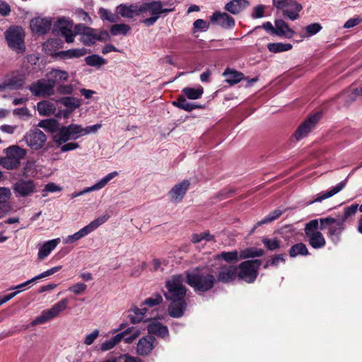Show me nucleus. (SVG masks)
Listing matches in <instances>:
<instances>
[{
  "instance_id": "nucleus-24",
  "label": "nucleus",
  "mask_w": 362,
  "mask_h": 362,
  "mask_svg": "<svg viewBox=\"0 0 362 362\" xmlns=\"http://www.w3.org/2000/svg\"><path fill=\"white\" fill-rule=\"evenodd\" d=\"M117 13L124 18H132L140 16V5L120 4L117 7Z\"/></svg>"
},
{
  "instance_id": "nucleus-21",
  "label": "nucleus",
  "mask_w": 362,
  "mask_h": 362,
  "mask_svg": "<svg viewBox=\"0 0 362 362\" xmlns=\"http://www.w3.org/2000/svg\"><path fill=\"white\" fill-rule=\"evenodd\" d=\"M212 23L217 24L222 28L228 29L235 25V20L226 13L216 11L211 16Z\"/></svg>"
},
{
  "instance_id": "nucleus-47",
  "label": "nucleus",
  "mask_w": 362,
  "mask_h": 362,
  "mask_svg": "<svg viewBox=\"0 0 362 362\" xmlns=\"http://www.w3.org/2000/svg\"><path fill=\"white\" fill-rule=\"evenodd\" d=\"M130 29V26L124 23L115 24L110 28V33L115 36L118 35H125Z\"/></svg>"
},
{
  "instance_id": "nucleus-43",
  "label": "nucleus",
  "mask_w": 362,
  "mask_h": 362,
  "mask_svg": "<svg viewBox=\"0 0 362 362\" xmlns=\"http://www.w3.org/2000/svg\"><path fill=\"white\" fill-rule=\"evenodd\" d=\"M362 97V86L360 88L349 89L341 94L340 98H349L346 101V104H349L356 99L357 97Z\"/></svg>"
},
{
  "instance_id": "nucleus-28",
  "label": "nucleus",
  "mask_w": 362,
  "mask_h": 362,
  "mask_svg": "<svg viewBox=\"0 0 362 362\" xmlns=\"http://www.w3.org/2000/svg\"><path fill=\"white\" fill-rule=\"evenodd\" d=\"M148 332L150 334H153L163 338L168 334V327L157 321H153L148 324Z\"/></svg>"
},
{
  "instance_id": "nucleus-45",
  "label": "nucleus",
  "mask_w": 362,
  "mask_h": 362,
  "mask_svg": "<svg viewBox=\"0 0 362 362\" xmlns=\"http://www.w3.org/2000/svg\"><path fill=\"white\" fill-rule=\"evenodd\" d=\"M98 14L103 21H107L110 23H116L119 19L117 14L113 13L104 8H100L99 9Z\"/></svg>"
},
{
  "instance_id": "nucleus-18",
  "label": "nucleus",
  "mask_w": 362,
  "mask_h": 362,
  "mask_svg": "<svg viewBox=\"0 0 362 362\" xmlns=\"http://www.w3.org/2000/svg\"><path fill=\"white\" fill-rule=\"evenodd\" d=\"M156 339L151 335L141 338L136 347V352L140 356H147L155 347Z\"/></svg>"
},
{
  "instance_id": "nucleus-13",
  "label": "nucleus",
  "mask_w": 362,
  "mask_h": 362,
  "mask_svg": "<svg viewBox=\"0 0 362 362\" xmlns=\"http://www.w3.org/2000/svg\"><path fill=\"white\" fill-rule=\"evenodd\" d=\"M24 139L28 146L33 150L42 148L47 141V136L39 129H35L28 132Z\"/></svg>"
},
{
  "instance_id": "nucleus-20",
  "label": "nucleus",
  "mask_w": 362,
  "mask_h": 362,
  "mask_svg": "<svg viewBox=\"0 0 362 362\" xmlns=\"http://www.w3.org/2000/svg\"><path fill=\"white\" fill-rule=\"evenodd\" d=\"M189 185L190 182L187 180H183L182 182L175 185L169 192L170 200L173 202H179L182 201L189 187Z\"/></svg>"
},
{
  "instance_id": "nucleus-49",
  "label": "nucleus",
  "mask_w": 362,
  "mask_h": 362,
  "mask_svg": "<svg viewBox=\"0 0 362 362\" xmlns=\"http://www.w3.org/2000/svg\"><path fill=\"white\" fill-rule=\"evenodd\" d=\"M85 61L88 65L91 66H100L105 64L107 62L106 59L97 54H93L86 57Z\"/></svg>"
},
{
  "instance_id": "nucleus-27",
  "label": "nucleus",
  "mask_w": 362,
  "mask_h": 362,
  "mask_svg": "<svg viewBox=\"0 0 362 362\" xmlns=\"http://www.w3.org/2000/svg\"><path fill=\"white\" fill-rule=\"evenodd\" d=\"M59 242L60 239L56 238L51 240H48L46 243H45L44 245L39 250L38 258L40 259H44L57 246Z\"/></svg>"
},
{
  "instance_id": "nucleus-3",
  "label": "nucleus",
  "mask_w": 362,
  "mask_h": 362,
  "mask_svg": "<svg viewBox=\"0 0 362 362\" xmlns=\"http://www.w3.org/2000/svg\"><path fill=\"white\" fill-rule=\"evenodd\" d=\"M320 229L327 230L328 238L334 243L337 244L340 241V237L345 229L343 221L339 218H335L332 216L320 218Z\"/></svg>"
},
{
  "instance_id": "nucleus-29",
  "label": "nucleus",
  "mask_w": 362,
  "mask_h": 362,
  "mask_svg": "<svg viewBox=\"0 0 362 362\" xmlns=\"http://www.w3.org/2000/svg\"><path fill=\"white\" fill-rule=\"evenodd\" d=\"M129 332L130 329H127L124 332L116 334L110 339L105 341L101 344L100 349L103 351L112 349L115 346H116V344L120 342L122 340V338L124 337Z\"/></svg>"
},
{
  "instance_id": "nucleus-41",
  "label": "nucleus",
  "mask_w": 362,
  "mask_h": 362,
  "mask_svg": "<svg viewBox=\"0 0 362 362\" xmlns=\"http://www.w3.org/2000/svg\"><path fill=\"white\" fill-rule=\"evenodd\" d=\"M291 10L284 9L283 10L284 16L288 17L291 21H295L298 18L299 14L298 13L302 9V6L298 3L293 4V6L289 7Z\"/></svg>"
},
{
  "instance_id": "nucleus-64",
  "label": "nucleus",
  "mask_w": 362,
  "mask_h": 362,
  "mask_svg": "<svg viewBox=\"0 0 362 362\" xmlns=\"http://www.w3.org/2000/svg\"><path fill=\"white\" fill-rule=\"evenodd\" d=\"M87 288V286L83 283H77L69 288V291L75 294H80L83 292Z\"/></svg>"
},
{
  "instance_id": "nucleus-38",
  "label": "nucleus",
  "mask_w": 362,
  "mask_h": 362,
  "mask_svg": "<svg viewBox=\"0 0 362 362\" xmlns=\"http://www.w3.org/2000/svg\"><path fill=\"white\" fill-rule=\"evenodd\" d=\"M86 54L85 48L81 49H72L66 51H62L59 53V56L64 59L78 58L84 56Z\"/></svg>"
},
{
  "instance_id": "nucleus-9",
  "label": "nucleus",
  "mask_w": 362,
  "mask_h": 362,
  "mask_svg": "<svg viewBox=\"0 0 362 362\" xmlns=\"http://www.w3.org/2000/svg\"><path fill=\"white\" fill-rule=\"evenodd\" d=\"M216 269V282L228 284L233 281L238 276V267L233 264L220 263Z\"/></svg>"
},
{
  "instance_id": "nucleus-34",
  "label": "nucleus",
  "mask_w": 362,
  "mask_h": 362,
  "mask_svg": "<svg viewBox=\"0 0 362 362\" xmlns=\"http://www.w3.org/2000/svg\"><path fill=\"white\" fill-rule=\"evenodd\" d=\"M215 259L217 261L223 259L228 263V264H231V263H235L239 261L238 252L236 250L222 252L215 256Z\"/></svg>"
},
{
  "instance_id": "nucleus-16",
  "label": "nucleus",
  "mask_w": 362,
  "mask_h": 362,
  "mask_svg": "<svg viewBox=\"0 0 362 362\" xmlns=\"http://www.w3.org/2000/svg\"><path fill=\"white\" fill-rule=\"evenodd\" d=\"M75 31L81 35V40L86 45H92L97 41L96 30L91 28L78 25L75 27Z\"/></svg>"
},
{
  "instance_id": "nucleus-61",
  "label": "nucleus",
  "mask_w": 362,
  "mask_h": 362,
  "mask_svg": "<svg viewBox=\"0 0 362 362\" xmlns=\"http://www.w3.org/2000/svg\"><path fill=\"white\" fill-rule=\"evenodd\" d=\"M194 29L196 30L206 31L209 29V24L203 19H197L193 23Z\"/></svg>"
},
{
  "instance_id": "nucleus-50",
  "label": "nucleus",
  "mask_w": 362,
  "mask_h": 362,
  "mask_svg": "<svg viewBox=\"0 0 362 362\" xmlns=\"http://www.w3.org/2000/svg\"><path fill=\"white\" fill-rule=\"evenodd\" d=\"M282 213L283 212H282L281 210L276 209V210L273 211L272 212H271L270 214H269L263 219H262L261 221H258L257 223V226H261L262 224H267V223H269L270 222H272L273 221H274L276 218H278L282 214Z\"/></svg>"
},
{
  "instance_id": "nucleus-44",
  "label": "nucleus",
  "mask_w": 362,
  "mask_h": 362,
  "mask_svg": "<svg viewBox=\"0 0 362 362\" xmlns=\"http://www.w3.org/2000/svg\"><path fill=\"white\" fill-rule=\"evenodd\" d=\"M264 255V250L262 249L257 248H246L241 250L240 253V259H247L250 257H262Z\"/></svg>"
},
{
  "instance_id": "nucleus-35",
  "label": "nucleus",
  "mask_w": 362,
  "mask_h": 362,
  "mask_svg": "<svg viewBox=\"0 0 362 362\" xmlns=\"http://www.w3.org/2000/svg\"><path fill=\"white\" fill-rule=\"evenodd\" d=\"M183 95L190 100H196L200 98L203 93L204 89L202 86H199L197 88L186 87L182 90Z\"/></svg>"
},
{
  "instance_id": "nucleus-4",
  "label": "nucleus",
  "mask_w": 362,
  "mask_h": 362,
  "mask_svg": "<svg viewBox=\"0 0 362 362\" xmlns=\"http://www.w3.org/2000/svg\"><path fill=\"white\" fill-rule=\"evenodd\" d=\"M5 38L8 46L17 53H23L25 50V33L20 26H11L5 32Z\"/></svg>"
},
{
  "instance_id": "nucleus-60",
  "label": "nucleus",
  "mask_w": 362,
  "mask_h": 362,
  "mask_svg": "<svg viewBox=\"0 0 362 362\" xmlns=\"http://www.w3.org/2000/svg\"><path fill=\"white\" fill-rule=\"evenodd\" d=\"M11 196V192L8 187H0V204L4 202H8V200Z\"/></svg>"
},
{
  "instance_id": "nucleus-55",
  "label": "nucleus",
  "mask_w": 362,
  "mask_h": 362,
  "mask_svg": "<svg viewBox=\"0 0 362 362\" xmlns=\"http://www.w3.org/2000/svg\"><path fill=\"white\" fill-rule=\"evenodd\" d=\"M322 28L321 25L318 23H314L307 25L305 28V30L306 33L305 37H310L317 34L322 30Z\"/></svg>"
},
{
  "instance_id": "nucleus-56",
  "label": "nucleus",
  "mask_w": 362,
  "mask_h": 362,
  "mask_svg": "<svg viewBox=\"0 0 362 362\" xmlns=\"http://www.w3.org/2000/svg\"><path fill=\"white\" fill-rule=\"evenodd\" d=\"M273 5L278 9H285L286 7H291L293 4L297 3L293 0H272Z\"/></svg>"
},
{
  "instance_id": "nucleus-58",
  "label": "nucleus",
  "mask_w": 362,
  "mask_h": 362,
  "mask_svg": "<svg viewBox=\"0 0 362 362\" xmlns=\"http://www.w3.org/2000/svg\"><path fill=\"white\" fill-rule=\"evenodd\" d=\"M130 332L127 334V335L122 338L124 342L127 344H130L133 342L140 334V331L139 329L134 330L133 328H129Z\"/></svg>"
},
{
  "instance_id": "nucleus-63",
  "label": "nucleus",
  "mask_w": 362,
  "mask_h": 362,
  "mask_svg": "<svg viewBox=\"0 0 362 362\" xmlns=\"http://www.w3.org/2000/svg\"><path fill=\"white\" fill-rule=\"evenodd\" d=\"M59 146H60L61 152H66V151H73V150L78 148L79 147V145L78 143H75V142H70V143L66 142V143L60 145Z\"/></svg>"
},
{
  "instance_id": "nucleus-23",
  "label": "nucleus",
  "mask_w": 362,
  "mask_h": 362,
  "mask_svg": "<svg viewBox=\"0 0 362 362\" xmlns=\"http://www.w3.org/2000/svg\"><path fill=\"white\" fill-rule=\"evenodd\" d=\"M346 185V179L338 183L336 186L332 187L327 192H322L318 194L316 198L308 202V204H312L315 202H321L322 200L332 197L340 191H341Z\"/></svg>"
},
{
  "instance_id": "nucleus-31",
  "label": "nucleus",
  "mask_w": 362,
  "mask_h": 362,
  "mask_svg": "<svg viewBox=\"0 0 362 362\" xmlns=\"http://www.w3.org/2000/svg\"><path fill=\"white\" fill-rule=\"evenodd\" d=\"M37 110L40 115L49 116L55 112L56 106L50 101L43 100L37 103Z\"/></svg>"
},
{
  "instance_id": "nucleus-25",
  "label": "nucleus",
  "mask_w": 362,
  "mask_h": 362,
  "mask_svg": "<svg viewBox=\"0 0 362 362\" xmlns=\"http://www.w3.org/2000/svg\"><path fill=\"white\" fill-rule=\"evenodd\" d=\"M172 104L173 106L187 112H191L195 109L203 108V106L201 105L187 102L185 96L183 95H179L176 100L172 102Z\"/></svg>"
},
{
  "instance_id": "nucleus-30",
  "label": "nucleus",
  "mask_w": 362,
  "mask_h": 362,
  "mask_svg": "<svg viewBox=\"0 0 362 362\" xmlns=\"http://www.w3.org/2000/svg\"><path fill=\"white\" fill-rule=\"evenodd\" d=\"M306 237L308 238L309 245L315 249H320L325 245L326 241L321 232L306 235Z\"/></svg>"
},
{
  "instance_id": "nucleus-62",
  "label": "nucleus",
  "mask_w": 362,
  "mask_h": 362,
  "mask_svg": "<svg viewBox=\"0 0 362 362\" xmlns=\"http://www.w3.org/2000/svg\"><path fill=\"white\" fill-rule=\"evenodd\" d=\"M264 6L262 4L255 6L251 15L252 18L254 19L262 18L264 15Z\"/></svg>"
},
{
  "instance_id": "nucleus-54",
  "label": "nucleus",
  "mask_w": 362,
  "mask_h": 362,
  "mask_svg": "<svg viewBox=\"0 0 362 362\" xmlns=\"http://www.w3.org/2000/svg\"><path fill=\"white\" fill-rule=\"evenodd\" d=\"M38 126L44 129H47L54 133L56 132L58 128L57 123L54 120L50 119L41 120L39 122Z\"/></svg>"
},
{
  "instance_id": "nucleus-48",
  "label": "nucleus",
  "mask_w": 362,
  "mask_h": 362,
  "mask_svg": "<svg viewBox=\"0 0 362 362\" xmlns=\"http://www.w3.org/2000/svg\"><path fill=\"white\" fill-rule=\"evenodd\" d=\"M360 206L358 204H352L344 209V215L339 218L345 223L348 219L353 217L359 210Z\"/></svg>"
},
{
  "instance_id": "nucleus-57",
  "label": "nucleus",
  "mask_w": 362,
  "mask_h": 362,
  "mask_svg": "<svg viewBox=\"0 0 362 362\" xmlns=\"http://www.w3.org/2000/svg\"><path fill=\"white\" fill-rule=\"evenodd\" d=\"M13 114L22 119L29 118L31 117L30 112L26 107L14 109L13 110Z\"/></svg>"
},
{
  "instance_id": "nucleus-22",
  "label": "nucleus",
  "mask_w": 362,
  "mask_h": 362,
  "mask_svg": "<svg viewBox=\"0 0 362 362\" xmlns=\"http://www.w3.org/2000/svg\"><path fill=\"white\" fill-rule=\"evenodd\" d=\"M46 76L54 89L57 84L67 81L69 77L67 71L57 69H52Z\"/></svg>"
},
{
  "instance_id": "nucleus-17",
  "label": "nucleus",
  "mask_w": 362,
  "mask_h": 362,
  "mask_svg": "<svg viewBox=\"0 0 362 362\" xmlns=\"http://www.w3.org/2000/svg\"><path fill=\"white\" fill-rule=\"evenodd\" d=\"M54 29L58 35L65 37L66 42L70 43L74 41L75 34L73 33L72 23L70 22L59 19Z\"/></svg>"
},
{
  "instance_id": "nucleus-51",
  "label": "nucleus",
  "mask_w": 362,
  "mask_h": 362,
  "mask_svg": "<svg viewBox=\"0 0 362 362\" xmlns=\"http://www.w3.org/2000/svg\"><path fill=\"white\" fill-rule=\"evenodd\" d=\"M262 243L264 245L271 251L276 250L279 249L281 246L280 241L277 240L276 238H262Z\"/></svg>"
},
{
  "instance_id": "nucleus-11",
  "label": "nucleus",
  "mask_w": 362,
  "mask_h": 362,
  "mask_svg": "<svg viewBox=\"0 0 362 362\" xmlns=\"http://www.w3.org/2000/svg\"><path fill=\"white\" fill-rule=\"evenodd\" d=\"M28 90L35 97H49L54 94V89L48 79L41 78L32 83L28 86Z\"/></svg>"
},
{
  "instance_id": "nucleus-52",
  "label": "nucleus",
  "mask_w": 362,
  "mask_h": 362,
  "mask_svg": "<svg viewBox=\"0 0 362 362\" xmlns=\"http://www.w3.org/2000/svg\"><path fill=\"white\" fill-rule=\"evenodd\" d=\"M320 219H313L306 223L305 227V234L310 235L311 233H314L318 232L317 230L320 229Z\"/></svg>"
},
{
  "instance_id": "nucleus-33",
  "label": "nucleus",
  "mask_w": 362,
  "mask_h": 362,
  "mask_svg": "<svg viewBox=\"0 0 362 362\" xmlns=\"http://www.w3.org/2000/svg\"><path fill=\"white\" fill-rule=\"evenodd\" d=\"M275 35H285L288 37H291L293 32L288 27V24L286 23L283 20L275 21Z\"/></svg>"
},
{
  "instance_id": "nucleus-7",
  "label": "nucleus",
  "mask_w": 362,
  "mask_h": 362,
  "mask_svg": "<svg viewBox=\"0 0 362 362\" xmlns=\"http://www.w3.org/2000/svg\"><path fill=\"white\" fill-rule=\"evenodd\" d=\"M68 298H63L55 303L51 308L45 310L41 315L37 317L32 322L33 325L44 324L45 322L57 317L62 312L67 308Z\"/></svg>"
},
{
  "instance_id": "nucleus-32",
  "label": "nucleus",
  "mask_w": 362,
  "mask_h": 362,
  "mask_svg": "<svg viewBox=\"0 0 362 362\" xmlns=\"http://www.w3.org/2000/svg\"><path fill=\"white\" fill-rule=\"evenodd\" d=\"M223 76L226 77V81L232 86L240 82L244 76L243 73L229 68L224 71Z\"/></svg>"
},
{
  "instance_id": "nucleus-12",
  "label": "nucleus",
  "mask_w": 362,
  "mask_h": 362,
  "mask_svg": "<svg viewBox=\"0 0 362 362\" xmlns=\"http://www.w3.org/2000/svg\"><path fill=\"white\" fill-rule=\"evenodd\" d=\"M25 83V75L18 71L13 72L7 75L1 83H0V90L6 88L10 90H18L21 88Z\"/></svg>"
},
{
  "instance_id": "nucleus-42",
  "label": "nucleus",
  "mask_w": 362,
  "mask_h": 362,
  "mask_svg": "<svg viewBox=\"0 0 362 362\" xmlns=\"http://www.w3.org/2000/svg\"><path fill=\"white\" fill-rule=\"evenodd\" d=\"M292 48V45L289 43L275 42L269 43L267 49L269 52L273 53H279L282 52L288 51Z\"/></svg>"
},
{
  "instance_id": "nucleus-53",
  "label": "nucleus",
  "mask_w": 362,
  "mask_h": 362,
  "mask_svg": "<svg viewBox=\"0 0 362 362\" xmlns=\"http://www.w3.org/2000/svg\"><path fill=\"white\" fill-rule=\"evenodd\" d=\"M163 301V297L159 293H154L151 297L146 298L143 303L144 305L153 307L159 305Z\"/></svg>"
},
{
  "instance_id": "nucleus-46",
  "label": "nucleus",
  "mask_w": 362,
  "mask_h": 362,
  "mask_svg": "<svg viewBox=\"0 0 362 362\" xmlns=\"http://www.w3.org/2000/svg\"><path fill=\"white\" fill-rule=\"evenodd\" d=\"M87 235H88V233L86 230V229L85 228V227H83L81 229H80L78 232L74 233L73 235L66 236L64 239L63 242L65 244L73 243L81 239L82 238L86 236Z\"/></svg>"
},
{
  "instance_id": "nucleus-15",
  "label": "nucleus",
  "mask_w": 362,
  "mask_h": 362,
  "mask_svg": "<svg viewBox=\"0 0 362 362\" xmlns=\"http://www.w3.org/2000/svg\"><path fill=\"white\" fill-rule=\"evenodd\" d=\"M117 175H118V173L117 171L112 172V173L107 174V175H105L104 177H103L101 180H100L98 182H97L93 186L89 187H86V188H85L84 189H83V190H81L80 192H74V193L71 194L70 197H71V199H74V198H76L77 197L83 195L84 194L101 189L106 185H107V183L111 180H112L113 178H115Z\"/></svg>"
},
{
  "instance_id": "nucleus-10",
  "label": "nucleus",
  "mask_w": 362,
  "mask_h": 362,
  "mask_svg": "<svg viewBox=\"0 0 362 362\" xmlns=\"http://www.w3.org/2000/svg\"><path fill=\"white\" fill-rule=\"evenodd\" d=\"M12 189L17 197H26L37 192V185L32 179L21 178L13 185Z\"/></svg>"
},
{
  "instance_id": "nucleus-59",
  "label": "nucleus",
  "mask_w": 362,
  "mask_h": 362,
  "mask_svg": "<svg viewBox=\"0 0 362 362\" xmlns=\"http://www.w3.org/2000/svg\"><path fill=\"white\" fill-rule=\"evenodd\" d=\"M101 128L100 124H96L91 126H88L85 128L81 126V132L82 136L88 135L91 133H95Z\"/></svg>"
},
{
  "instance_id": "nucleus-39",
  "label": "nucleus",
  "mask_w": 362,
  "mask_h": 362,
  "mask_svg": "<svg viewBox=\"0 0 362 362\" xmlns=\"http://www.w3.org/2000/svg\"><path fill=\"white\" fill-rule=\"evenodd\" d=\"M308 254L306 245L302 243L293 245L289 250V255L291 257H296L298 255H308Z\"/></svg>"
},
{
  "instance_id": "nucleus-19",
  "label": "nucleus",
  "mask_w": 362,
  "mask_h": 362,
  "mask_svg": "<svg viewBox=\"0 0 362 362\" xmlns=\"http://www.w3.org/2000/svg\"><path fill=\"white\" fill-rule=\"evenodd\" d=\"M52 21L47 18H35L31 20L30 27L32 32L37 34H45L51 28Z\"/></svg>"
},
{
  "instance_id": "nucleus-6",
  "label": "nucleus",
  "mask_w": 362,
  "mask_h": 362,
  "mask_svg": "<svg viewBox=\"0 0 362 362\" xmlns=\"http://www.w3.org/2000/svg\"><path fill=\"white\" fill-rule=\"evenodd\" d=\"M260 259L247 260L240 264V272L238 276L240 279L247 283H252L255 281L258 274V269L261 265Z\"/></svg>"
},
{
  "instance_id": "nucleus-1",
  "label": "nucleus",
  "mask_w": 362,
  "mask_h": 362,
  "mask_svg": "<svg viewBox=\"0 0 362 362\" xmlns=\"http://www.w3.org/2000/svg\"><path fill=\"white\" fill-rule=\"evenodd\" d=\"M186 276L175 274L166 281L167 293L165 296L170 300L168 306L169 315L175 318L181 317L186 310L187 303L185 300L187 288L184 285L186 282L192 287L196 292L204 293L211 290L216 283V276L213 271L209 269L196 267L192 271H187Z\"/></svg>"
},
{
  "instance_id": "nucleus-2",
  "label": "nucleus",
  "mask_w": 362,
  "mask_h": 362,
  "mask_svg": "<svg viewBox=\"0 0 362 362\" xmlns=\"http://www.w3.org/2000/svg\"><path fill=\"white\" fill-rule=\"evenodd\" d=\"M6 156L0 158V165L8 170H18L27 151L18 145H12L4 149Z\"/></svg>"
},
{
  "instance_id": "nucleus-14",
  "label": "nucleus",
  "mask_w": 362,
  "mask_h": 362,
  "mask_svg": "<svg viewBox=\"0 0 362 362\" xmlns=\"http://www.w3.org/2000/svg\"><path fill=\"white\" fill-rule=\"evenodd\" d=\"M321 117L320 113H316L310 116L305 119L296 129L293 136L297 141H300L306 136L309 132L315 127L317 122Z\"/></svg>"
},
{
  "instance_id": "nucleus-5",
  "label": "nucleus",
  "mask_w": 362,
  "mask_h": 362,
  "mask_svg": "<svg viewBox=\"0 0 362 362\" xmlns=\"http://www.w3.org/2000/svg\"><path fill=\"white\" fill-rule=\"evenodd\" d=\"M81 136H82L81 125L71 124L68 126L58 127L53 134L52 139L57 146H60L69 140H76Z\"/></svg>"
},
{
  "instance_id": "nucleus-40",
  "label": "nucleus",
  "mask_w": 362,
  "mask_h": 362,
  "mask_svg": "<svg viewBox=\"0 0 362 362\" xmlns=\"http://www.w3.org/2000/svg\"><path fill=\"white\" fill-rule=\"evenodd\" d=\"M110 218V216L108 214L103 215L102 216H100L93 221H91L89 224L84 226L86 230L88 231V234L95 230L96 228H98L99 226L105 223Z\"/></svg>"
},
{
  "instance_id": "nucleus-36",
  "label": "nucleus",
  "mask_w": 362,
  "mask_h": 362,
  "mask_svg": "<svg viewBox=\"0 0 362 362\" xmlns=\"http://www.w3.org/2000/svg\"><path fill=\"white\" fill-rule=\"evenodd\" d=\"M131 312L134 313V315H129V318L132 323L136 324L139 323L144 320V315L147 311L146 308H139L136 306H134L130 310Z\"/></svg>"
},
{
  "instance_id": "nucleus-26",
  "label": "nucleus",
  "mask_w": 362,
  "mask_h": 362,
  "mask_svg": "<svg viewBox=\"0 0 362 362\" xmlns=\"http://www.w3.org/2000/svg\"><path fill=\"white\" fill-rule=\"evenodd\" d=\"M247 0H232L225 5V9L229 13L236 15L248 6Z\"/></svg>"
},
{
  "instance_id": "nucleus-8",
  "label": "nucleus",
  "mask_w": 362,
  "mask_h": 362,
  "mask_svg": "<svg viewBox=\"0 0 362 362\" xmlns=\"http://www.w3.org/2000/svg\"><path fill=\"white\" fill-rule=\"evenodd\" d=\"M160 1H152L140 5V15H150L151 17L143 19L141 22L146 26L153 25L159 19Z\"/></svg>"
},
{
  "instance_id": "nucleus-37",
  "label": "nucleus",
  "mask_w": 362,
  "mask_h": 362,
  "mask_svg": "<svg viewBox=\"0 0 362 362\" xmlns=\"http://www.w3.org/2000/svg\"><path fill=\"white\" fill-rule=\"evenodd\" d=\"M57 102L66 107L70 111L76 110L81 105L80 100L74 97H63Z\"/></svg>"
}]
</instances>
